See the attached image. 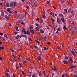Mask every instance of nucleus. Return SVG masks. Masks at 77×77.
<instances>
[{
	"label": "nucleus",
	"instance_id": "4c0bfd02",
	"mask_svg": "<svg viewBox=\"0 0 77 77\" xmlns=\"http://www.w3.org/2000/svg\"><path fill=\"white\" fill-rule=\"evenodd\" d=\"M46 36H45L44 37V41H46Z\"/></svg>",
	"mask_w": 77,
	"mask_h": 77
},
{
	"label": "nucleus",
	"instance_id": "f257e3e1",
	"mask_svg": "<svg viewBox=\"0 0 77 77\" xmlns=\"http://www.w3.org/2000/svg\"><path fill=\"white\" fill-rule=\"evenodd\" d=\"M75 28H76L74 26L73 27V28H72V30H71V34L72 35H73V34L75 32Z\"/></svg>",
	"mask_w": 77,
	"mask_h": 77
},
{
	"label": "nucleus",
	"instance_id": "473e14b6",
	"mask_svg": "<svg viewBox=\"0 0 77 77\" xmlns=\"http://www.w3.org/2000/svg\"><path fill=\"white\" fill-rule=\"evenodd\" d=\"M35 25L36 26H37V27H39V24L38 23H35Z\"/></svg>",
	"mask_w": 77,
	"mask_h": 77
},
{
	"label": "nucleus",
	"instance_id": "603ef678",
	"mask_svg": "<svg viewBox=\"0 0 77 77\" xmlns=\"http://www.w3.org/2000/svg\"><path fill=\"white\" fill-rule=\"evenodd\" d=\"M45 17H46L45 14H44L43 15V18L44 19H45Z\"/></svg>",
	"mask_w": 77,
	"mask_h": 77
},
{
	"label": "nucleus",
	"instance_id": "bb28decb",
	"mask_svg": "<svg viewBox=\"0 0 77 77\" xmlns=\"http://www.w3.org/2000/svg\"><path fill=\"white\" fill-rule=\"evenodd\" d=\"M16 31H19V28L18 27H16Z\"/></svg>",
	"mask_w": 77,
	"mask_h": 77
},
{
	"label": "nucleus",
	"instance_id": "a878e982",
	"mask_svg": "<svg viewBox=\"0 0 77 77\" xmlns=\"http://www.w3.org/2000/svg\"><path fill=\"white\" fill-rule=\"evenodd\" d=\"M35 48L36 49V50H38L39 49V48H38V47L37 46V45H35Z\"/></svg>",
	"mask_w": 77,
	"mask_h": 77
},
{
	"label": "nucleus",
	"instance_id": "f704fd0d",
	"mask_svg": "<svg viewBox=\"0 0 77 77\" xmlns=\"http://www.w3.org/2000/svg\"><path fill=\"white\" fill-rule=\"evenodd\" d=\"M6 70L7 72H10L9 69H6Z\"/></svg>",
	"mask_w": 77,
	"mask_h": 77
},
{
	"label": "nucleus",
	"instance_id": "b1692460",
	"mask_svg": "<svg viewBox=\"0 0 77 77\" xmlns=\"http://www.w3.org/2000/svg\"><path fill=\"white\" fill-rule=\"evenodd\" d=\"M75 66H71V67H70L69 68V69H73Z\"/></svg>",
	"mask_w": 77,
	"mask_h": 77
},
{
	"label": "nucleus",
	"instance_id": "4be33fe9",
	"mask_svg": "<svg viewBox=\"0 0 77 77\" xmlns=\"http://www.w3.org/2000/svg\"><path fill=\"white\" fill-rule=\"evenodd\" d=\"M70 62L72 63L73 62V60H72V58L71 57L70 58Z\"/></svg>",
	"mask_w": 77,
	"mask_h": 77
},
{
	"label": "nucleus",
	"instance_id": "79ce46f5",
	"mask_svg": "<svg viewBox=\"0 0 77 77\" xmlns=\"http://www.w3.org/2000/svg\"><path fill=\"white\" fill-rule=\"evenodd\" d=\"M12 56L14 58H15L16 57V56L15 55L13 54V55H12Z\"/></svg>",
	"mask_w": 77,
	"mask_h": 77
},
{
	"label": "nucleus",
	"instance_id": "5fc2aeb1",
	"mask_svg": "<svg viewBox=\"0 0 77 77\" xmlns=\"http://www.w3.org/2000/svg\"><path fill=\"white\" fill-rule=\"evenodd\" d=\"M18 66H17V67H16V70H18Z\"/></svg>",
	"mask_w": 77,
	"mask_h": 77
},
{
	"label": "nucleus",
	"instance_id": "58836bf2",
	"mask_svg": "<svg viewBox=\"0 0 77 77\" xmlns=\"http://www.w3.org/2000/svg\"><path fill=\"white\" fill-rule=\"evenodd\" d=\"M24 34H27V31L26 30H25L23 32Z\"/></svg>",
	"mask_w": 77,
	"mask_h": 77
},
{
	"label": "nucleus",
	"instance_id": "412c9836",
	"mask_svg": "<svg viewBox=\"0 0 77 77\" xmlns=\"http://www.w3.org/2000/svg\"><path fill=\"white\" fill-rule=\"evenodd\" d=\"M4 49V47L3 45V47L2 46H0V49H1L2 50H3Z\"/></svg>",
	"mask_w": 77,
	"mask_h": 77
},
{
	"label": "nucleus",
	"instance_id": "69168bd1",
	"mask_svg": "<svg viewBox=\"0 0 77 77\" xmlns=\"http://www.w3.org/2000/svg\"><path fill=\"white\" fill-rule=\"evenodd\" d=\"M30 29L31 30H33V27H32V26H30Z\"/></svg>",
	"mask_w": 77,
	"mask_h": 77
},
{
	"label": "nucleus",
	"instance_id": "c85d7f7f",
	"mask_svg": "<svg viewBox=\"0 0 77 77\" xmlns=\"http://www.w3.org/2000/svg\"><path fill=\"white\" fill-rule=\"evenodd\" d=\"M5 18H6V19H7L8 18V16L7 15H5Z\"/></svg>",
	"mask_w": 77,
	"mask_h": 77
},
{
	"label": "nucleus",
	"instance_id": "7ed1b4c3",
	"mask_svg": "<svg viewBox=\"0 0 77 77\" xmlns=\"http://www.w3.org/2000/svg\"><path fill=\"white\" fill-rule=\"evenodd\" d=\"M1 15L2 17H4V13L3 12V10H1Z\"/></svg>",
	"mask_w": 77,
	"mask_h": 77
},
{
	"label": "nucleus",
	"instance_id": "c756f323",
	"mask_svg": "<svg viewBox=\"0 0 77 77\" xmlns=\"http://www.w3.org/2000/svg\"><path fill=\"white\" fill-rule=\"evenodd\" d=\"M31 14H32V15H35V13H34V12H33V11H32L31 12Z\"/></svg>",
	"mask_w": 77,
	"mask_h": 77
},
{
	"label": "nucleus",
	"instance_id": "774afa93",
	"mask_svg": "<svg viewBox=\"0 0 77 77\" xmlns=\"http://www.w3.org/2000/svg\"><path fill=\"white\" fill-rule=\"evenodd\" d=\"M35 77V74H33L32 76V77Z\"/></svg>",
	"mask_w": 77,
	"mask_h": 77
},
{
	"label": "nucleus",
	"instance_id": "9d476101",
	"mask_svg": "<svg viewBox=\"0 0 77 77\" xmlns=\"http://www.w3.org/2000/svg\"><path fill=\"white\" fill-rule=\"evenodd\" d=\"M14 6V3L13 2H11L10 4V6L11 8L13 7Z\"/></svg>",
	"mask_w": 77,
	"mask_h": 77
},
{
	"label": "nucleus",
	"instance_id": "4468645a",
	"mask_svg": "<svg viewBox=\"0 0 77 77\" xmlns=\"http://www.w3.org/2000/svg\"><path fill=\"white\" fill-rule=\"evenodd\" d=\"M68 63V61H66V60H64L63 61V63L65 64H67Z\"/></svg>",
	"mask_w": 77,
	"mask_h": 77
},
{
	"label": "nucleus",
	"instance_id": "864d4df0",
	"mask_svg": "<svg viewBox=\"0 0 77 77\" xmlns=\"http://www.w3.org/2000/svg\"><path fill=\"white\" fill-rule=\"evenodd\" d=\"M8 12L11 14H12V12L11 11H9Z\"/></svg>",
	"mask_w": 77,
	"mask_h": 77
},
{
	"label": "nucleus",
	"instance_id": "72a5a7b5",
	"mask_svg": "<svg viewBox=\"0 0 77 77\" xmlns=\"http://www.w3.org/2000/svg\"><path fill=\"white\" fill-rule=\"evenodd\" d=\"M15 14L16 16H17V11H15Z\"/></svg>",
	"mask_w": 77,
	"mask_h": 77
},
{
	"label": "nucleus",
	"instance_id": "8fccbe9b",
	"mask_svg": "<svg viewBox=\"0 0 77 77\" xmlns=\"http://www.w3.org/2000/svg\"><path fill=\"white\" fill-rule=\"evenodd\" d=\"M51 20L53 22H54V19H53V18H52L51 19Z\"/></svg>",
	"mask_w": 77,
	"mask_h": 77
},
{
	"label": "nucleus",
	"instance_id": "393cba45",
	"mask_svg": "<svg viewBox=\"0 0 77 77\" xmlns=\"http://www.w3.org/2000/svg\"><path fill=\"white\" fill-rule=\"evenodd\" d=\"M6 75L7 77H10V75L8 73H6Z\"/></svg>",
	"mask_w": 77,
	"mask_h": 77
},
{
	"label": "nucleus",
	"instance_id": "6e6552de",
	"mask_svg": "<svg viewBox=\"0 0 77 77\" xmlns=\"http://www.w3.org/2000/svg\"><path fill=\"white\" fill-rule=\"evenodd\" d=\"M24 14H21V15H20V18L21 19H22L23 18H24Z\"/></svg>",
	"mask_w": 77,
	"mask_h": 77
},
{
	"label": "nucleus",
	"instance_id": "338daca9",
	"mask_svg": "<svg viewBox=\"0 0 77 77\" xmlns=\"http://www.w3.org/2000/svg\"><path fill=\"white\" fill-rule=\"evenodd\" d=\"M29 40H30L31 41H32V39H31V38H29Z\"/></svg>",
	"mask_w": 77,
	"mask_h": 77
},
{
	"label": "nucleus",
	"instance_id": "3c124183",
	"mask_svg": "<svg viewBox=\"0 0 77 77\" xmlns=\"http://www.w3.org/2000/svg\"><path fill=\"white\" fill-rule=\"evenodd\" d=\"M63 10L64 11L67 12V9H64Z\"/></svg>",
	"mask_w": 77,
	"mask_h": 77
},
{
	"label": "nucleus",
	"instance_id": "6e6d98bb",
	"mask_svg": "<svg viewBox=\"0 0 77 77\" xmlns=\"http://www.w3.org/2000/svg\"><path fill=\"white\" fill-rule=\"evenodd\" d=\"M18 60H21V59L20 58V56H19L18 57Z\"/></svg>",
	"mask_w": 77,
	"mask_h": 77
},
{
	"label": "nucleus",
	"instance_id": "a211bd4d",
	"mask_svg": "<svg viewBox=\"0 0 77 77\" xmlns=\"http://www.w3.org/2000/svg\"><path fill=\"white\" fill-rule=\"evenodd\" d=\"M11 8H8L7 9V11L8 12L10 11H11Z\"/></svg>",
	"mask_w": 77,
	"mask_h": 77
},
{
	"label": "nucleus",
	"instance_id": "0e129e2a",
	"mask_svg": "<svg viewBox=\"0 0 77 77\" xmlns=\"http://www.w3.org/2000/svg\"><path fill=\"white\" fill-rule=\"evenodd\" d=\"M65 2V1H63L61 2V3L63 4V3Z\"/></svg>",
	"mask_w": 77,
	"mask_h": 77
},
{
	"label": "nucleus",
	"instance_id": "49530a36",
	"mask_svg": "<svg viewBox=\"0 0 77 77\" xmlns=\"http://www.w3.org/2000/svg\"><path fill=\"white\" fill-rule=\"evenodd\" d=\"M65 60H67L68 59V58L67 57H66V56L65 57Z\"/></svg>",
	"mask_w": 77,
	"mask_h": 77
},
{
	"label": "nucleus",
	"instance_id": "e433bc0d",
	"mask_svg": "<svg viewBox=\"0 0 77 77\" xmlns=\"http://www.w3.org/2000/svg\"><path fill=\"white\" fill-rule=\"evenodd\" d=\"M42 40V38L41 37H39V41L41 42Z\"/></svg>",
	"mask_w": 77,
	"mask_h": 77
},
{
	"label": "nucleus",
	"instance_id": "de8ad7c7",
	"mask_svg": "<svg viewBox=\"0 0 77 77\" xmlns=\"http://www.w3.org/2000/svg\"><path fill=\"white\" fill-rule=\"evenodd\" d=\"M57 30L58 31H60L61 30V29L60 28H58L57 29Z\"/></svg>",
	"mask_w": 77,
	"mask_h": 77
},
{
	"label": "nucleus",
	"instance_id": "dca6fc26",
	"mask_svg": "<svg viewBox=\"0 0 77 77\" xmlns=\"http://www.w3.org/2000/svg\"><path fill=\"white\" fill-rule=\"evenodd\" d=\"M9 3L8 2H7L6 3V7L7 8H8L9 7Z\"/></svg>",
	"mask_w": 77,
	"mask_h": 77
},
{
	"label": "nucleus",
	"instance_id": "2f4dec72",
	"mask_svg": "<svg viewBox=\"0 0 77 77\" xmlns=\"http://www.w3.org/2000/svg\"><path fill=\"white\" fill-rule=\"evenodd\" d=\"M19 66H20L21 67H22L23 64H22V63H19Z\"/></svg>",
	"mask_w": 77,
	"mask_h": 77
},
{
	"label": "nucleus",
	"instance_id": "ea45409f",
	"mask_svg": "<svg viewBox=\"0 0 77 77\" xmlns=\"http://www.w3.org/2000/svg\"><path fill=\"white\" fill-rule=\"evenodd\" d=\"M53 70L54 71H56V70H57V68H56V67H54V68H53Z\"/></svg>",
	"mask_w": 77,
	"mask_h": 77
},
{
	"label": "nucleus",
	"instance_id": "f3484780",
	"mask_svg": "<svg viewBox=\"0 0 77 77\" xmlns=\"http://www.w3.org/2000/svg\"><path fill=\"white\" fill-rule=\"evenodd\" d=\"M25 30V28H23L22 30H21V31L22 32V33H24V31Z\"/></svg>",
	"mask_w": 77,
	"mask_h": 77
},
{
	"label": "nucleus",
	"instance_id": "e2e57ef3",
	"mask_svg": "<svg viewBox=\"0 0 77 77\" xmlns=\"http://www.w3.org/2000/svg\"><path fill=\"white\" fill-rule=\"evenodd\" d=\"M39 18H37L36 19V21H39Z\"/></svg>",
	"mask_w": 77,
	"mask_h": 77
},
{
	"label": "nucleus",
	"instance_id": "13d9d810",
	"mask_svg": "<svg viewBox=\"0 0 77 77\" xmlns=\"http://www.w3.org/2000/svg\"><path fill=\"white\" fill-rule=\"evenodd\" d=\"M59 19L58 17H57V22H58Z\"/></svg>",
	"mask_w": 77,
	"mask_h": 77
},
{
	"label": "nucleus",
	"instance_id": "4d7b16f0",
	"mask_svg": "<svg viewBox=\"0 0 77 77\" xmlns=\"http://www.w3.org/2000/svg\"><path fill=\"white\" fill-rule=\"evenodd\" d=\"M8 24H9V25L10 26H12V25L10 23H8Z\"/></svg>",
	"mask_w": 77,
	"mask_h": 77
},
{
	"label": "nucleus",
	"instance_id": "f8f14e48",
	"mask_svg": "<svg viewBox=\"0 0 77 77\" xmlns=\"http://www.w3.org/2000/svg\"><path fill=\"white\" fill-rule=\"evenodd\" d=\"M61 20L63 23H64L65 22V21L64 18L63 17L61 18Z\"/></svg>",
	"mask_w": 77,
	"mask_h": 77
},
{
	"label": "nucleus",
	"instance_id": "09e8293b",
	"mask_svg": "<svg viewBox=\"0 0 77 77\" xmlns=\"http://www.w3.org/2000/svg\"><path fill=\"white\" fill-rule=\"evenodd\" d=\"M26 8L28 9H29V6L27 5L26 6Z\"/></svg>",
	"mask_w": 77,
	"mask_h": 77
},
{
	"label": "nucleus",
	"instance_id": "1a4fd4ad",
	"mask_svg": "<svg viewBox=\"0 0 77 77\" xmlns=\"http://www.w3.org/2000/svg\"><path fill=\"white\" fill-rule=\"evenodd\" d=\"M30 32L33 35L35 34V32H34V30H30Z\"/></svg>",
	"mask_w": 77,
	"mask_h": 77
},
{
	"label": "nucleus",
	"instance_id": "5701e85b",
	"mask_svg": "<svg viewBox=\"0 0 77 77\" xmlns=\"http://www.w3.org/2000/svg\"><path fill=\"white\" fill-rule=\"evenodd\" d=\"M10 50L12 51V52H14V49H13L11 48H10Z\"/></svg>",
	"mask_w": 77,
	"mask_h": 77
},
{
	"label": "nucleus",
	"instance_id": "9b49d317",
	"mask_svg": "<svg viewBox=\"0 0 77 77\" xmlns=\"http://www.w3.org/2000/svg\"><path fill=\"white\" fill-rule=\"evenodd\" d=\"M40 33H41L42 34H43L44 33V30H43L42 29H40Z\"/></svg>",
	"mask_w": 77,
	"mask_h": 77
},
{
	"label": "nucleus",
	"instance_id": "a19ab883",
	"mask_svg": "<svg viewBox=\"0 0 77 77\" xmlns=\"http://www.w3.org/2000/svg\"><path fill=\"white\" fill-rule=\"evenodd\" d=\"M36 42H37V43H38V44H40V42H39V41H38V40H36Z\"/></svg>",
	"mask_w": 77,
	"mask_h": 77
},
{
	"label": "nucleus",
	"instance_id": "aec40b11",
	"mask_svg": "<svg viewBox=\"0 0 77 77\" xmlns=\"http://www.w3.org/2000/svg\"><path fill=\"white\" fill-rule=\"evenodd\" d=\"M59 14V16L60 17H63V18L64 17V16L63 15H62L61 14Z\"/></svg>",
	"mask_w": 77,
	"mask_h": 77
},
{
	"label": "nucleus",
	"instance_id": "ddd939ff",
	"mask_svg": "<svg viewBox=\"0 0 77 77\" xmlns=\"http://www.w3.org/2000/svg\"><path fill=\"white\" fill-rule=\"evenodd\" d=\"M26 34L28 35H30V32L28 31V30H27Z\"/></svg>",
	"mask_w": 77,
	"mask_h": 77
},
{
	"label": "nucleus",
	"instance_id": "6ab92c4d",
	"mask_svg": "<svg viewBox=\"0 0 77 77\" xmlns=\"http://www.w3.org/2000/svg\"><path fill=\"white\" fill-rule=\"evenodd\" d=\"M35 29L36 31H38L39 30V28L38 27H36L35 28Z\"/></svg>",
	"mask_w": 77,
	"mask_h": 77
},
{
	"label": "nucleus",
	"instance_id": "c03bdc74",
	"mask_svg": "<svg viewBox=\"0 0 77 77\" xmlns=\"http://www.w3.org/2000/svg\"><path fill=\"white\" fill-rule=\"evenodd\" d=\"M41 57H39L38 59V60L41 61Z\"/></svg>",
	"mask_w": 77,
	"mask_h": 77
},
{
	"label": "nucleus",
	"instance_id": "0eeeda50",
	"mask_svg": "<svg viewBox=\"0 0 77 77\" xmlns=\"http://www.w3.org/2000/svg\"><path fill=\"white\" fill-rule=\"evenodd\" d=\"M72 10V8H70L69 9H68V12H67V14H69V13H70Z\"/></svg>",
	"mask_w": 77,
	"mask_h": 77
},
{
	"label": "nucleus",
	"instance_id": "680f3d73",
	"mask_svg": "<svg viewBox=\"0 0 77 77\" xmlns=\"http://www.w3.org/2000/svg\"><path fill=\"white\" fill-rule=\"evenodd\" d=\"M22 75H24V72L23 71L22 72Z\"/></svg>",
	"mask_w": 77,
	"mask_h": 77
},
{
	"label": "nucleus",
	"instance_id": "20e7f679",
	"mask_svg": "<svg viewBox=\"0 0 77 77\" xmlns=\"http://www.w3.org/2000/svg\"><path fill=\"white\" fill-rule=\"evenodd\" d=\"M22 20H20L18 21H17V25H19L20 23L22 22Z\"/></svg>",
	"mask_w": 77,
	"mask_h": 77
},
{
	"label": "nucleus",
	"instance_id": "cd10ccee",
	"mask_svg": "<svg viewBox=\"0 0 77 77\" xmlns=\"http://www.w3.org/2000/svg\"><path fill=\"white\" fill-rule=\"evenodd\" d=\"M4 37H5L6 38H8V35L7 34H5L4 35Z\"/></svg>",
	"mask_w": 77,
	"mask_h": 77
},
{
	"label": "nucleus",
	"instance_id": "423d86ee",
	"mask_svg": "<svg viewBox=\"0 0 77 77\" xmlns=\"http://www.w3.org/2000/svg\"><path fill=\"white\" fill-rule=\"evenodd\" d=\"M22 37H24L26 38H27V36H26V35H23V34H22L20 36V38H21Z\"/></svg>",
	"mask_w": 77,
	"mask_h": 77
},
{
	"label": "nucleus",
	"instance_id": "37998d69",
	"mask_svg": "<svg viewBox=\"0 0 77 77\" xmlns=\"http://www.w3.org/2000/svg\"><path fill=\"white\" fill-rule=\"evenodd\" d=\"M26 60H28V61H30V59L29 58L26 57Z\"/></svg>",
	"mask_w": 77,
	"mask_h": 77
},
{
	"label": "nucleus",
	"instance_id": "7c9ffc66",
	"mask_svg": "<svg viewBox=\"0 0 77 77\" xmlns=\"http://www.w3.org/2000/svg\"><path fill=\"white\" fill-rule=\"evenodd\" d=\"M66 28V26H65L64 25H63V29L64 30H65Z\"/></svg>",
	"mask_w": 77,
	"mask_h": 77
},
{
	"label": "nucleus",
	"instance_id": "052dcab7",
	"mask_svg": "<svg viewBox=\"0 0 77 77\" xmlns=\"http://www.w3.org/2000/svg\"><path fill=\"white\" fill-rule=\"evenodd\" d=\"M3 60V58L2 57H0V61H2Z\"/></svg>",
	"mask_w": 77,
	"mask_h": 77
},
{
	"label": "nucleus",
	"instance_id": "39448f33",
	"mask_svg": "<svg viewBox=\"0 0 77 77\" xmlns=\"http://www.w3.org/2000/svg\"><path fill=\"white\" fill-rule=\"evenodd\" d=\"M69 54L70 55H72V50L71 49H69Z\"/></svg>",
	"mask_w": 77,
	"mask_h": 77
},
{
	"label": "nucleus",
	"instance_id": "2eb2a0df",
	"mask_svg": "<svg viewBox=\"0 0 77 77\" xmlns=\"http://www.w3.org/2000/svg\"><path fill=\"white\" fill-rule=\"evenodd\" d=\"M19 38H20V36L19 35H17L16 37V39H18Z\"/></svg>",
	"mask_w": 77,
	"mask_h": 77
},
{
	"label": "nucleus",
	"instance_id": "c9c22d12",
	"mask_svg": "<svg viewBox=\"0 0 77 77\" xmlns=\"http://www.w3.org/2000/svg\"><path fill=\"white\" fill-rule=\"evenodd\" d=\"M18 32L17 31H15L14 32V34L15 35H16L18 34Z\"/></svg>",
	"mask_w": 77,
	"mask_h": 77
},
{
	"label": "nucleus",
	"instance_id": "bf43d9fd",
	"mask_svg": "<svg viewBox=\"0 0 77 77\" xmlns=\"http://www.w3.org/2000/svg\"><path fill=\"white\" fill-rule=\"evenodd\" d=\"M41 74H42L41 72H39V76H41Z\"/></svg>",
	"mask_w": 77,
	"mask_h": 77
},
{
	"label": "nucleus",
	"instance_id": "a18cd8bd",
	"mask_svg": "<svg viewBox=\"0 0 77 77\" xmlns=\"http://www.w3.org/2000/svg\"><path fill=\"white\" fill-rule=\"evenodd\" d=\"M14 6H16V2H14Z\"/></svg>",
	"mask_w": 77,
	"mask_h": 77
},
{
	"label": "nucleus",
	"instance_id": "f03ea898",
	"mask_svg": "<svg viewBox=\"0 0 77 77\" xmlns=\"http://www.w3.org/2000/svg\"><path fill=\"white\" fill-rule=\"evenodd\" d=\"M38 5V2L37 1H35L34 4V7L35 8Z\"/></svg>",
	"mask_w": 77,
	"mask_h": 77
}]
</instances>
